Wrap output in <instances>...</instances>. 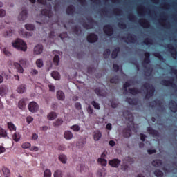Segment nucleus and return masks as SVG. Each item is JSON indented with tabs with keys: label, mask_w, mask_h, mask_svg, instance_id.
Wrapping results in <instances>:
<instances>
[{
	"label": "nucleus",
	"mask_w": 177,
	"mask_h": 177,
	"mask_svg": "<svg viewBox=\"0 0 177 177\" xmlns=\"http://www.w3.org/2000/svg\"><path fill=\"white\" fill-rule=\"evenodd\" d=\"M142 88L146 89L145 99L149 100L150 97H153L154 96V93L156 92V88L153 87V84H150L149 82H145L142 85Z\"/></svg>",
	"instance_id": "f257e3e1"
},
{
	"label": "nucleus",
	"mask_w": 177,
	"mask_h": 177,
	"mask_svg": "<svg viewBox=\"0 0 177 177\" xmlns=\"http://www.w3.org/2000/svg\"><path fill=\"white\" fill-rule=\"evenodd\" d=\"M12 46L16 48L18 50H22V52L27 50V44L21 39H17V40L12 43Z\"/></svg>",
	"instance_id": "f03ea898"
},
{
	"label": "nucleus",
	"mask_w": 177,
	"mask_h": 177,
	"mask_svg": "<svg viewBox=\"0 0 177 177\" xmlns=\"http://www.w3.org/2000/svg\"><path fill=\"white\" fill-rule=\"evenodd\" d=\"M19 63L20 64H19L17 62L14 63L15 68H16V70H17L18 73H23L24 72V69H23V66L24 67V66H26V64H27V60L20 59Z\"/></svg>",
	"instance_id": "7ed1b4c3"
},
{
	"label": "nucleus",
	"mask_w": 177,
	"mask_h": 177,
	"mask_svg": "<svg viewBox=\"0 0 177 177\" xmlns=\"http://www.w3.org/2000/svg\"><path fill=\"white\" fill-rule=\"evenodd\" d=\"M161 85H163V86H171L173 89L176 90L177 89V85L176 84L174 83V78H171L170 80H162L160 81Z\"/></svg>",
	"instance_id": "20e7f679"
},
{
	"label": "nucleus",
	"mask_w": 177,
	"mask_h": 177,
	"mask_svg": "<svg viewBox=\"0 0 177 177\" xmlns=\"http://www.w3.org/2000/svg\"><path fill=\"white\" fill-rule=\"evenodd\" d=\"M104 32L108 37H111L114 34V28L110 24H106L104 26L103 28Z\"/></svg>",
	"instance_id": "39448f33"
},
{
	"label": "nucleus",
	"mask_w": 177,
	"mask_h": 177,
	"mask_svg": "<svg viewBox=\"0 0 177 177\" xmlns=\"http://www.w3.org/2000/svg\"><path fill=\"white\" fill-rule=\"evenodd\" d=\"M123 117H124V118H126V120L131 124L132 127H133V115L132 113H131V111H124L123 112Z\"/></svg>",
	"instance_id": "423d86ee"
},
{
	"label": "nucleus",
	"mask_w": 177,
	"mask_h": 177,
	"mask_svg": "<svg viewBox=\"0 0 177 177\" xmlns=\"http://www.w3.org/2000/svg\"><path fill=\"white\" fill-rule=\"evenodd\" d=\"M86 39L89 44H95V42H97V39H99V37L95 33H90L87 35Z\"/></svg>",
	"instance_id": "0eeeda50"
},
{
	"label": "nucleus",
	"mask_w": 177,
	"mask_h": 177,
	"mask_svg": "<svg viewBox=\"0 0 177 177\" xmlns=\"http://www.w3.org/2000/svg\"><path fill=\"white\" fill-rule=\"evenodd\" d=\"M28 110L31 113H37L38 111V109H39V106H38V104L35 102H31L28 106Z\"/></svg>",
	"instance_id": "6e6552de"
},
{
	"label": "nucleus",
	"mask_w": 177,
	"mask_h": 177,
	"mask_svg": "<svg viewBox=\"0 0 177 177\" xmlns=\"http://www.w3.org/2000/svg\"><path fill=\"white\" fill-rule=\"evenodd\" d=\"M109 164L113 168H118L120 167V164H121V161L120 159L114 158L109 160Z\"/></svg>",
	"instance_id": "1a4fd4ad"
},
{
	"label": "nucleus",
	"mask_w": 177,
	"mask_h": 177,
	"mask_svg": "<svg viewBox=\"0 0 177 177\" xmlns=\"http://www.w3.org/2000/svg\"><path fill=\"white\" fill-rule=\"evenodd\" d=\"M147 131L149 135H152L153 138H159L160 137V133L157 130H154L153 127H147Z\"/></svg>",
	"instance_id": "9d476101"
},
{
	"label": "nucleus",
	"mask_w": 177,
	"mask_h": 177,
	"mask_svg": "<svg viewBox=\"0 0 177 177\" xmlns=\"http://www.w3.org/2000/svg\"><path fill=\"white\" fill-rule=\"evenodd\" d=\"M154 104L160 107V109H164V105H162V102L160 100H155L151 102H149L150 107H154Z\"/></svg>",
	"instance_id": "9b49d317"
},
{
	"label": "nucleus",
	"mask_w": 177,
	"mask_h": 177,
	"mask_svg": "<svg viewBox=\"0 0 177 177\" xmlns=\"http://www.w3.org/2000/svg\"><path fill=\"white\" fill-rule=\"evenodd\" d=\"M167 48L170 50V53L171 54L173 59H176L177 57L176 48H175L172 44H168Z\"/></svg>",
	"instance_id": "f8f14e48"
},
{
	"label": "nucleus",
	"mask_w": 177,
	"mask_h": 177,
	"mask_svg": "<svg viewBox=\"0 0 177 177\" xmlns=\"http://www.w3.org/2000/svg\"><path fill=\"white\" fill-rule=\"evenodd\" d=\"M144 55L145 57L144 58V60L142 61V66L144 67H145L146 65H147L150 63V53L145 52Z\"/></svg>",
	"instance_id": "ddd939ff"
},
{
	"label": "nucleus",
	"mask_w": 177,
	"mask_h": 177,
	"mask_svg": "<svg viewBox=\"0 0 177 177\" xmlns=\"http://www.w3.org/2000/svg\"><path fill=\"white\" fill-rule=\"evenodd\" d=\"M139 24L142 26L144 28H150V22L145 19H142L139 20Z\"/></svg>",
	"instance_id": "4468645a"
},
{
	"label": "nucleus",
	"mask_w": 177,
	"mask_h": 177,
	"mask_svg": "<svg viewBox=\"0 0 177 177\" xmlns=\"http://www.w3.org/2000/svg\"><path fill=\"white\" fill-rule=\"evenodd\" d=\"M44 50V46L42 44L37 45L34 48L35 55H41Z\"/></svg>",
	"instance_id": "2eb2a0df"
},
{
	"label": "nucleus",
	"mask_w": 177,
	"mask_h": 177,
	"mask_svg": "<svg viewBox=\"0 0 177 177\" xmlns=\"http://www.w3.org/2000/svg\"><path fill=\"white\" fill-rule=\"evenodd\" d=\"M27 10H22L21 12L18 16V19L19 20V21H24V20L27 19Z\"/></svg>",
	"instance_id": "dca6fc26"
},
{
	"label": "nucleus",
	"mask_w": 177,
	"mask_h": 177,
	"mask_svg": "<svg viewBox=\"0 0 177 177\" xmlns=\"http://www.w3.org/2000/svg\"><path fill=\"white\" fill-rule=\"evenodd\" d=\"M41 14L43 16H46V17H48L49 19H50V17H52V16H53V13L52 12V10H48V9L41 10Z\"/></svg>",
	"instance_id": "f3484780"
},
{
	"label": "nucleus",
	"mask_w": 177,
	"mask_h": 177,
	"mask_svg": "<svg viewBox=\"0 0 177 177\" xmlns=\"http://www.w3.org/2000/svg\"><path fill=\"white\" fill-rule=\"evenodd\" d=\"M170 109L172 113H176L177 111V104L175 100H171L169 102Z\"/></svg>",
	"instance_id": "a211bd4d"
},
{
	"label": "nucleus",
	"mask_w": 177,
	"mask_h": 177,
	"mask_svg": "<svg viewBox=\"0 0 177 177\" xmlns=\"http://www.w3.org/2000/svg\"><path fill=\"white\" fill-rule=\"evenodd\" d=\"M132 135V131L131 127H128L123 130V136L124 138H129Z\"/></svg>",
	"instance_id": "6ab92c4d"
},
{
	"label": "nucleus",
	"mask_w": 177,
	"mask_h": 177,
	"mask_svg": "<svg viewBox=\"0 0 177 177\" xmlns=\"http://www.w3.org/2000/svg\"><path fill=\"white\" fill-rule=\"evenodd\" d=\"M127 39L128 41L130 42V44H135V42H136V40H137L136 36L131 33L127 34Z\"/></svg>",
	"instance_id": "aec40b11"
},
{
	"label": "nucleus",
	"mask_w": 177,
	"mask_h": 177,
	"mask_svg": "<svg viewBox=\"0 0 177 177\" xmlns=\"http://www.w3.org/2000/svg\"><path fill=\"white\" fill-rule=\"evenodd\" d=\"M93 137L94 140L97 142L98 140H100V138H102V133L100 131H95L93 132Z\"/></svg>",
	"instance_id": "412c9836"
},
{
	"label": "nucleus",
	"mask_w": 177,
	"mask_h": 177,
	"mask_svg": "<svg viewBox=\"0 0 177 177\" xmlns=\"http://www.w3.org/2000/svg\"><path fill=\"white\" fill-rule=\"evenodd\" d=\"M121 49L120 47L115 48L111 53V57L112 59H117V57L118 56V53H120Z\"/></svg>",
	"instance_id": "4be33fe9"
},
{
	"label": "nucleus",
	"mask_w": 177,
	"mask_h": 177,
	"mask_svg": "<svg viewBox=\"0 0 177 177\" xmlns=\"http://www.w3.org/2000/svg\"><path fill=\"white\" fill-rule=\"evenodd\" d=\"M126 102L130 104V106H138V100L132 99L131 97L126 98Z\"/></svg>",
	"instance_id": "5701e85b"
},
{
	"label": "nucleus",
	"mask_w": 177,
	"mask_h": 177,
	"mask_svg": "<svg viewBox=\"0 0 177 177\" xmlns=\"http://www.w3.org/2000/svg\"><path fill=\"white\" fill-rule=\"evenodd\" d=\"M75 12V7L73 5H70L66 8V15H74Z\"/></svg>",
	"instance_id": "b1692460"
},
{
	"label": "nucleus",
	"mask_w": 177,
	"mask_h": 177,
	"mask_svg": "<svg viewBox=\"0 0 177 177\" xmlns=\"http://www.w3.org/2000/svg\"><path fill=\"white\" fill-rule=\"evenodd\" d=\"M151 165L156 168H159V167H161V165H162V160L160 159H156L151 162Z\"/></svg>",
	"instance_id": "393cba45"
},
{
	"label": "nucleus",
	"mask_w": 177,
	"mask_h": 177,
	"mask_svg": "<svg viewBox=\"0 0 177 177\" xmlns=\"http://www.w3.org/2000/svg\"><path fill=\"white\" fill-rule=\"evenodd\" d=\"M18 107L21 110H24V109H26V100L24 99H21L19 101Z\"/></svg>",
	"instance_id": "a878e982"
},
{
	"label": "nucleus",
	"mask_w": 177,
	"mask_h": 177,
	"mask_svg": "<svg viewBox=\"0 0 177 177\" xmlns=\"http://www.w3.org/2000/svg\"><path fill=\"white\" fill-rule=\"evenodd\" d=\"M64 136L65 139L70 140V139H73V133L70 131H66L64 132Z\"/></svg>",
	"instance_id": "bb28decb"
},
{
	"label": "nucleus",
	"mask_w": 177,
	"mask_h": 177,
	"mask_svg": "<svg viewBox=\"0 0 177 177\" xmlns=\"http://www.w3.org/2000/svg\"><path fill=\"white\" fill-rule=\"evenodd\" d=\"M26 91V84H21L17 88L18 93H24Z\"/></svg>",
	"instance_id": "cd10ccee"
},
{
	"label": "nucleus",
	"mask_w": 177,
	"mask_h": 177,
	"mask_svg": "<svg viewBox=\"0 0 177 177\" xmlns=\"http://www.w3.org/2000/svg\"><path fill=\"white\" fill-rule=\"evenodd\" d=\"M129 93L131 95H133L135 96V95H139L140 93V91L136 88H129Z\"/></svg>",
	"instance_id": "c85d7f7f"
},
{
	"label": "nucleus",
	"mask_w": 177,
	"mask_h": 177,
	"mask_svg": "<svg viewBox=\"0 0 177 177\" xmlns=\"http://www.w3.org/2000/svg\"><path fill=\"white\" fill-rule=\"evenodd\" d=\"M48 120H50V121L56 119L57 118V114L56 112H50L48 115H47Z\"/></svg>",
	"instance_id": "c756f323"
},
{
	"label": "nucleus",
	"mask_w": 177,
	"mask_h": 177,
	"mask_svg": "<svg viewBox=\"0 0 177 177\" xmlns=\"http://www.w3.org/2000/svg\"><path fill=\"white\" fill-rule=\"evenodd\" d=\"M51 76L54 78V80H60V73L56 71H54L51 73Z\"/></svg>",
	"instance_id": "7c9ffc66"
},
{
	"label": "nucleus",
	"mask_w": 177,
	"mask_h": 177,
	"mask_svg": "<svg viewBox=\"0 0 177 177\" xmlns=\"http://www.w3.org/2000/svg\"><path fill=\"white\" fill-rule=\"evenodd\" d=\"M111 84H118L120 82V77L115 75L110 80Z\"/></svg>",
	"instance_id": "2f4dec72"
},
{
	"label": "nucleus",
	"mask_w": 177,
	"mask_h": 177,
	"mask_svg": "<svg viewBox=\"0 0 177 177\" xmlns=\"http://www.w3.org/2000/svg\"><path fill=\"white\" fill-rule=\"evenodd\" d=\"M77 171H80V172H86V171H88V168L84 165H80L77 167Z\"/></svg>",
	"instance_id": "473e14b6"
},
{
	"label": "nucleus",
	"mask_w": 177,
	"mask_h": 177,
	"mask_svg": "<svg viewBox=\"0 0 177 177\" xmlns=\"http://www.w3.org/2000/svg\"><path fill=\"white\" fill-rule=\"evenodd\" d=\"M97 162L102 165V167H106L107 165V160L102 158H99Z\"/></svg>",
	"instance_id": "72a5a7b5"
},
{
	"label": "nucleus",
	"mask_w": 177,
	"mask_h": 177,
	"mask_svg": "<svg viewBox=\"0 0 177 177\" xmlns=\"http://www.w3.org/2000/svg\"><path fill=\"white\" fill-rule=\"evenodd\" d=\"M25 28L28 30V31H34V30H35V26L31 24H27L25 25Z\"/></svg>",
	"instance_id": "f704fd0d"
},
{
	"label": "nucleus",
	"mask_w": 177,
	"mask_h": 177,
	"mask_svg": "<svg viewBox=\"0 0 177 177\" xmlns=\"http://www.w3.org/2000/svg\"><path fill=\"white\" fill-rule=\"evenodd\" d=\"M59 160L62 164H66L67 162V156L64 154H61L59 156Z\"/></svg>",
	"instance_id": "c9c22d12"
},
{
	"label": "nucleus",
	"mask_w": 177,
	"mask_h": 177,
	"mask_svg": "<svg viewBox=\"0 0 177 177\" xmlns=\"http://www.w3.org/2000/svg\"><path fill=\"white\" fill-rule=\"evenodd\" d=\"M57 97L59 100H63L65 97L64 93L62 91H59L57 92Z\"/></svg>",
	"instance_id": "e433bc0d"
},
{
	"label": "nucleus",
	"mask_w": 177,
	"mask_h": 177,
	"mask_svg": "<svg viewBox=\"0 0 177 177\" xmlns=\"http://www.w3.org/2000/svg\"><path fill=\"white\" fill-rule=\"evenodd\" d=\"M153 174H154L155 176H156V177L164 176V173L158 169H156Z\"/></svg>",
	"instance_id": "4c0bfd02"
},
{
	"label": "nucleus",
	"mask_w": 177,
	"mask_h": 177,
	"mask_svg": "<svg viewBox=\"0 0 177 177\" xmlns=\"http://www.w3.org/2000/svg\"><path fill=\"white\" fill-rule=\"evenodd\" d=\"M12 139L14 142H19V140H20V133H19L18 132H15L12 135Z\"/></svg>",
	"instance_id": "58836bf2"
},
{
	"label": "nucleus",
	"mask_w": 177,
	"mask_h": 177,
	"mask_svg": "<svg viewBox=\"0 0 177 177\" xmlns=\"http://www.w3.org/2000/svg\"><path fill=\"white\" fill-rule=\"evenodd\" d=\"M111 50L110 48H106L104 52V59H109V57H110V53H111Z\"/></svg>",
	"instance_id": "ea45409f"
},
{
	"label": "nucleus",
	"mask_w": 177,
	"mask_h": 177,
	"mask_svg": "<svg viewBox=\"0 0 177 177\" xmlns=\"http://www.w3.org/2000/svg\"><path fill=\"white\" fill-rule=\"evenodd\" d=\"M63 124V119L58 118L54 123L53 126L54 127H60Z\"/></svg>",
	"instance_id": "a19ab883"
},
{
	"label": "nucleus",
	"mask_w": 177,
	"mask_h": 177,
	"mask_svg": "<svg viewBox=\"0 0 177 177\" xmlns=\"http://www.w3.org/2000/svg\"><path fill=\"white\" fill-rule=\"evenodd\" d=\"M153 55L155 57H157L158 59H159V60H164V57H162V55H161V53L156 52V53H153Z\"/></svg>",
	"instance_id": "79ce46f5"
},
{
	"label": "nucleus",
	"mask_w": 177,
	"mask_h": 177,
	"mask_svg": "<svg viewBox=\"0 0 177 177\" xmlns=\"http://www.w3.org/2000/svg\"><path fill=\"white\" fill-rule=\"evenodd\" d=\"M94 92L97 95V96H104V94H103V91H102L100 88H95Z\"/></svg>",
	"instance_id": "37998d69"
},
{
	"label": "nucleus",
	"mask_w": 177,
	"mask_h": 177,
	"mask_svg": "<svg viewBox=\"0 0 177 177\" xmlns=\"http://www.w3.org/2000/svg\"><path fill=\"white\" fill-rule=\"evenodd\" d=\"M2 52L3 53H4V55L6 56H8V57H10V56H12V53H10V51H9V50L6 48H3L2 49Z\"/></svg>",
	"instance_id": "c03bdc74"
},
{
	"label": "nucleus",
	"mask_w": 177,
	"mask_h": 177,
	"mask_svg": "<svg viewBox=\"0 0 177 177\" xmlns=\"http://www.w3.org/2000/svg\"><path fill=\"white\" fill-rule=\"evenodd\" d=\"M129 86H131V83L129 82H126L123 84V90L124 91V92H126V93L128 92L127 88H129Z\"/></svg>",
	"instance_id": "a18cd8bd"
},
{
	"label": "nucleus",
	"mask_w": 177,
	"mask_h": 177,
	"mask_svg": "<svg viewBox=\"0 0 177 177\" xmlns=\"http://www.w3.org/2000/svg\"><path fill=\"white\" fill-rule=\"evenodd\" d=\"M8 133L3 129H0V138H6Z\"/></svg>",
	"instance_id": "49530a36"
},
{
	"label": "nucleus",
	"mask_w": 177,
	"mask_h": 177,
	"mask_svg": "<svg viewBox=\"0 0 177 177\" xmlns=\"http://www.w3.org/2000/svg\"><path fill=\"white\" fill-rule=\"evenodd\" d=\"M8 127L10 131H16V126L10 122H8Z\"/></svg>",
	"instance_id": "de8ad7c7"
},
{
	"label": "nucleus",
	"mask_w": 177,
	"mask_h": 177,
	"mask_svg": "<svg viewBox=\"0 0 177 177\" xmlns=\"http://www.w3.org/2000/svg\"><path fill=\"white\" fill-rule=\"evenodd\" d=\"M91 104L92 106H93L94 109H95L96 110H100V104L96 102V101H92Z\"/></svg>",
	"instance_id": "09e8293b"
},
{
	"label": "nucleus",
	"mask_w": 177,
	"mask_h": 177,
	"mask_svg": "<svg viewBox=\"0 0 177 177\" xmlns=\"http://www.w3.org/2000/svg\"><path fill=\"white\" fill-rule=\"evenodd\" d=\"M143 44L145 45H151L153 44V39L150 38H146L144 39Z\"/></svg>",
	"instance_id": "8fccbe9b"
},
{
	"label": "nucleus",
	"mask_w": 177,
	"mask_h": 177,
	"mask_svg": "<svg viewBox=\"0 0 177 177\" xmlns=\"http://www.w3.org/2000/svg\"><path fill=\"white\" fill-rule=\"evenodd\" d=\"M71 129H72L73 131H74V132H78L80 131V126L77 124H74L73 126L71 127Z\"/></svg>",
	"instance_id": "3c124183"
},
{
	"label": "nucleus",
	"mask_w": 177,
	"mask_h": 177,
	"mask_svg": "<svg viewBox=\"0 0 177 177\" xmlns=\"http://www.w3.org/2000/svg\"><path fill=\"white\" fill-rule=\"evenodd\" d=\"M59 62H60V57L59 55H55L53 58V62L55 64H56V66H57L59 64Z\"/></svg>",
	"instance_id": "603ef678"
},
{
	"label": "nucleus",
	"mask_w": 177,
	"mask_h": 177,
	"mask_svg": "<svg viewBox=\"0 0 177 177\" xmlns=\"http://www.w3.org/2000/svg\"><path fill=\"white\" fill-rule=\"evenodd\" d=\"M52 176V172L50 169H46L44 173V177H50Z\"/></svg>",
	"instance_id": "864d4df0"
},
{
	"label": "nucleus",
	"mask_w": 177,
	"mask_h": 177,
	"mask_svg": "<svg viewBox=\"0 0 177 177\" xmlns=\"http://www.w3.org/2000/svg\"><path fill=\"white\" fill-rule=\"evenodd\" d=\"M22 149H30L31 147V143L26 142H24L21 145Z\"/></svg>",
	"instance_id": "5fc2aeb1"
},
{
	"label": "nucleus",
	"mask_w": 177,
	"mask_h": 177,
	"mask_svg": "<svg viewBox=\"0 0 177 177\" xmlns=\"http://www.w3.org/2000/svg\"><path fill=\"white\" fill-rule=\"evenodd\" d=\"M36 64L37 66L39 67V68H41V67H43L44 66V62L42 61V59H37L36 61Z\"/></svg>",
	"instance_id": "6e6d98bb"
},
{
	"label": "nucleus",
	"mask_w": 177,
	"mask_h": 177,
	"mask_svg": "<svg viewBox=\"0 0 177 177\" xmlns=\"http://www.w3.org/2000/svg\"><path fill=\"white\" fill-rule=\"evenodd\" d=\"M104 172H106V171L104 170V169H99L97 172V177H103V174H104Z\"/></svg>",
	"instance_id": "4d7b16f0"
},
{
	"label": "nucleus",
	"mask_w": 177,
	"mask_h": 177,
	"mask_svg": "<svg viewBox=\"0 0 177 177\" xmlns=\"http://www.w3.org/2000/svg\"><path fill=\"white\" fill-rule=\"evenodd\" d=\"M118 26L120 28H122V30H124V28H127V24L124 22H119L118 24Z\"/></svg>",
	"instance_id": "13d9d810"
},
{
	"label": "nucleus",
	"mask_w": 177,
	"mask_h": 177,
	"mask_svg": "<svg viewBox=\"0 0 177 177\" xmlns=\"http://www.w3.org/2000/svg\"><path fill=\"white\" fill-rule=\"evenodd\" d=\"M73 32H75L76 34V35H78V34H80V32H81V29H80V28H78V26L73 27Z\"/></svg>",
	"instance_id": "bf43d9fd"
},
{
	"label": "nucleus",
	"mask_w": 177,
	"mask_h": 177,
	"mask_svg": "<svg viewBox=\"0 0 177 177\" xmlns=\"http://www.w3.org/2000/svg\"><path fill=\"white\" fill-rule=\"evenodd\" d=\"M128 19L130 20V21H135L136 17H135L133 14L131 13L128 15Z\"/></svg>",
	"instance_id": "052dcab7"
},
{
	"label": "nucleus",
	"mask_w": 177,
	"mask_h": 177,
	"mask_svg": "<svg viewBox=\"0 0 177 177\" xmlns=\"http://www.w3.org/2000/svg\"><path fill=\"white\" fill-rule=\"evenodd\" d=\"M82 26L84 28H86V30H91V28H92V26L88 24L86 22L83 23Z\"/></svg>",
	"instance_id": "680f3d73"
},
{
	"label": "nucleus",
	"mask_w": 177,
	"mask_h": 177,
	"mask_svg": "<svg viewBox=\"0 0 177 177\" xmlns=\"http://www.w3.org/2000/svg\"><path fill=\"white\" fill-rule=\"evenodd\" d=\"M111 106L113 109H117V107L118 106V103H117L115 101L112 100L111 102Z\"/></svg>",
	"instance_id": "e2e57ef3"
},
{
	"label": "nucleus",
	"mask_w": 177,
	"mask_h": 177,
	"mask_svg": "<svg viewBox=\"0 0 177 177\" xmlns=\"http://www.w3.org/2000/svg\"><path fill=\"white\" fill-rule=\"evenodd\" d=\"M62 171H60V170H57L54 173V177H62Z\"/></svg>",
	"instance_id": "0e129e2a"
},
{
	"label": "nucleus",
	"mask_w": 177,
	"mask_h": 177,
	"mask_svg": "<svg viewBox=\"0 0 177 177\" xmlns=\"http://www.w3.org/2000/svg\"><path fill=\"white\" fill-rule=\"evenodd\" d=\"M113 68L115 73L120 71V66L117 64H113Z\"/></svg>",
	"instance_id": "69168bd1"
},
{
	"label": "nucleus",
	"mask_w": 177,
	"mask_h": 177,
	"mask_svg": "<svg viewBox=\"0 0 177 177\" xmlns=\"http://www.w3.org/2000/svg\"><path fill=\"white\" fill-rule=\"evenodd\" d=\"M113 13H115V15H121V13H122V11L119 8H115L113 10Z\"/></svg>",
	"instance_id": "338daca9"
},
{
	"label": "nucleus",
	"mask_w": 177,
	"mask_h": 177,
	"mask_svg": "<svg viewBox=\"0 0 177 177\" xmlns=\"http://www.w3.org/2000/svg\"><path fill=\"white\" fill-rule=\"evenodd\" d=\"M87 112L88 114H93V109H92L91 106H88L87 108Z\"/></svg>",
	"instance_id": "774afa93"
}]
</instances>
